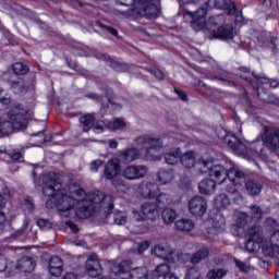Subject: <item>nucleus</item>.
Returning <instances> with one entry per match:
<instances>
[{"instance_id":"obj_1","label":"nucleus","mask_w":279,"mask_h":279,"mask_svg":"<svg viewBox=\"0 0 279 279\" xmlns=\"http://www.w3.org/2000/svg\"><path fill=\"white\" fill-rule=\"evenodd\" d=\"M33 178L37 186H43V194L46 199V208H57L60 217H71V210L75 208V215L78 219H89L95 215V210L110 217L114 209V196L104 194L99 190H93L86 194L78 183L70 182L62 185L60 174L48 172L36 180V173Z\"/></svg>"},{"instance_id":"obj_2","label":"nucleus","mask_w":279,"mask_h":279,"mask_svg":"<svg viewBox=\"0 0 279 279\" xmlns=\"http://www.w3.org/2000/svg\"><path fill=\"white\" fill-rule=\"evenodd\" d=\"M235 125L238 128V132L232 133L228 132L223 128L216 129V136H218L219 141H221L225 145L229 146V148L235 154V156H240V158H245L246 160H252V158H263L265 156V147L269 149V151H278L279 148V129L276 126H264V133L260 137L250 142H243L239 140L238 136L243 134V129L241 126V120L239 118L235 119Z\"/></svg>"},{"instance_id":"obj_3","label":"nucleus","mask_w":279,"mask_h":279,"mask_svg":"<svg viewBox=\"0 0 279 279\" xmlns=\"http://www.w3.org/2000/svg\"><path fill=\"white\" fill-rule=\"evenodd\" d=\"M199 165L203 168H201V172L198 173L201 175L209 173L211 178L204 179L198 183V191L202 195H213L217 184H223V182L228 184L226 187L227 193L233 194L236 193V187L245 182V172L229 168L226 161L217 162L215 160L203 159L197 163V167Z\"/></svg>"},{"instance_id":"obj_4","label":"nucleus","mask_w":279,"mask_h":279,"mask_svg":"<svg viewBox=\"0 0 279 279\" xmlns=\"http://www.w3.org/2000/svg\"><path fill=\"white\" fill-rule=\"evenodd\" d=\"M250 217L247 214L235 210L233 213V222L230 227V232L233 236H243L246 234L247 241L245 243L246 252L254 253L259 252L260 247H271V244L263 245V227L258 226V221L263 219V209L260 207L253 205L251 206Z\"/></svg>"},{"instance_id":"obj_5","label":"nucleus","mask_w":279,"mask_h":279,"mask_svg":"<svg viewBox=\"0 0 279 279\" xmlns=\"http://www.w3.org/2000/svg\"><path fill=\"white\" fill-rule=\"evenodd\" d=\"M136 147L119 150L118 160L122 165H131L144 156L146 160H160L162 158V141L149 135L140 136L135 140Z\"/></svg>"},{"instance_id":"obj_6","label":"nucleus","mask_w":279,"mask_h":279,"mask_svg":"<svg viewBox=\"0 0 279 279\" xmlns=\"http://www.w3.org/2000/svg\"><path fill=\"white\" fill-rule=\"evenodd\" d=\"M210 8V1H207L195 12L185 11L183 14L184 21L191 23L192 29L194 32L206 31L210 34L217 31L218 25H223L226 23V15L217 14L211 15L206 22V16H208V9Z\"/></svg>"},{"instance_id":"obj_7","label":"nucleus","mask_w":279,"mask_h":279,"mask_svg":"<svg viewBox=\"0 0 279 279\" xmlns=\"http://www.w3.org/2000/svg\"><path fill=\"white\" fill-rule=\"evenodd\" d=\"M119 5L130 8L122 12L123 16L136 21L138 16L158 19L160 16V0H116Z\"/></svg>"},{"instance_id":"obj_8","label":"nucleus","mask_w":279,"mask_h":279,"mask_svg":"<svg viewBox=\"0 0 279 279\" xmlns=\"http://www.w3.org/2000/svg\"><path fill=\"white\" fill-rule=\"evenodd\" d=\"M141 213L143 216L137 210H133L135 228H130L131 234H145L149 232V227L145 222V218L155 221L160 216V207L156 203L147 202L142 204Z\"/></svg>"},{"instance_id":"obj_9","label":"nucleus","mask_w":279,"mask_h":279,"mask_svg":"<svg viewBox=\"0 0 279 279\" xmlns=\"http://www.w3.org/2000/svg\"><path fill=\"white\" fill-rule=\"evenodd\" d=\"M80 123L83 125V132H88L90 128L95 134H101L109 130L110 132H117V130H125V120L122 118H116L111 122H106L104 120L95 122V116L85 114L80 118Z\"/></svg>"},{"instance_id":"obj_10","label":"nucleus","mask_w":279,"mask_h":279,"mask_svg":"<svg viewBox=\"0 0 279 279\" xmlns=\"http://www.w3.org/2000/svg\"><path fill=\"white\" fill-rule=\"evenodd\" d=\"M123 274H130L131 279H147V268L137 267L134 268L132 260L124 259L122 262H113L110 266L111 276H123Z\"/></svg>"},{"instance_id":"obj_11","label":"nucleus","mask_w":279,"mask_h":279,"mask_svg":"<svg viewBox=\"0 0 279 279\" xmlns=\"http://www.w3.org/2000/svg\"><path fill=\"white\" fill-rule=\"evenodd\" d=\"M137 192L145 199H154V197H157V207H159V209L165 208V206L171 205V203L173 202L169 194L160 193V187L156 183H142L138 185Z\"/></svg>"},{"instance_id":"obj_12","label":"nucleus","mask_w":279,"mask_h":279,"mask_svg":"<svg viewBox=\"0 0 279 279\" xmlns=\"http://www.w3.org/2000/svg\"><path fill=\"white\" fill-rule=\"evenodd\" d=\"M265 228L268 232H272L270 235V246L263 248L265 256H278L279 255V226L278 221L274 218H268L265 221Z\"/></svg>"},{"instance_id":"obj_13","label":"nucleus","mask_w":279,"mask_h":279,"mask_svg":"<svg viewBox=\"0 0 279 279\" xmlns=\"http://www.w3.org/2000/svg\"><path fill=\"white\" fill-rule=\"evenodd\" d=\"M34 117V111L23 108L21 105H15L4 116L0 117V121L4 123H21L25 122V130H27V121Z\"/></svg>"},{"instance_id":"obj_14","label":"nucleus","mask_w":279,"mask_h":279,"mask_svg":"<svg viewBox=\"0 0 279 279\" xmlns=\"http://www.w3.org/2000/svg\"><path fill=\"white\" fill-rule=\"evenodd\" d=\"M151 255L166 263H175V248L170 243L161 242L151 248Z\"/></svg>"},{"instance_id":"obj_15","label":"nucleus","mask_w":279,"mask_h":279,"mask_svg":"<svg viewBox=\"0 0 279 279\" xmlns=\"http://www.w3.org/2000/svg\"><path fill=\"white\" fill-rule=\"evenodd\" d=\"M196 158H197V155L195 154V151L190 150V151H186L185 154L181 155L180 161H181V165L183 167H185L186 169H191V167H194V169H196L197 173H199L201 170L204 169V166H202V165L197 166L198 162H202V160H215L208 154L203 155L201 157V159L197 161H196Z\"/></svg>"},{"instance_id":"obj_16","label":"nucleus","mask_w":279,"mask_h":279,"mask_svg":"<svg viewBox=\"0 0 279 279\" xmlns=\"http://www.w3.org/2000/svg\"><path fill=\"white\" fill-rule=\"evenodd\" d=\"M207 223H210L211 228L206 230L205 236L210 241H215V236L226 230V218H223L219 213L215 218H209Z\"/></svg>"},{"instance_id":"obj_17","label":"nucleus","mask_w":279,"mask_h":279,"mask_svg":"<svg viewBox=\"0 0 279 279\" xmlns=\"http://www.w3.org/2000/svg\"><path fill=\"white\" fill-rule=\"evenodd\" d=\"M189 210L194 217H204L208 210V203L202 196H194L189 202Z\"/></svg>"},{"instance_id":"obj_18","label":"nucleus","mask_w":279,"mask_h":279,"mask_svg":"<svg viewBox=\"0 0 279 279\" xmlns=\"http://www.w3.org/2000/svg\"><path fill=\"white\" fill-rule=\"evenodd\" d=\"M245 184L247 193L251 195H260V191H263V184H260L256 180H248L245 179L244 182L241 185L236 186V192L233 193L232 195H236V197L233 198V201L239 204L240 202L243 201V196L239 194V186H243Z\"/></svg>"},{"instance_id":"obj_19","label":"nucleus","mask_w":279,"mask_h":279,"mask_svg":"<svg viewBox=\"0 0 279 279\" xmlns=\"http://www.w3.org/2000/svg\"><path fill=\"white\" fill-rule=\"evenodd\" d=\"M236 76L241 77V80H245L253 86V88H254L258 99H260V101H264V104H274V96L271 94H269V92H267V89H265V87L258 85V83H253L252 78L247 77V75L236 73Z\"/></svg>"},{"instance_id":"obj_20","label":"nucleus","mask_w":279,"mask_h":279,"mask_svg":"<svg viewBox=\"0 0 279 279\" xmlns=\"http://www.w3.org/2000/svg\"><path fill=\"white\" fill-rule=\"evenodd\" d=\"M122 175L125 180H141L147 175V168L144 165H130L122 170Z\"/></svg>"},{"instance_id":"obj_21","label":"nucleus","mask_w":279,"mask_h":279,"mask_svg":"<svg viewBox=\"0 0 279 279\" xmlns=\"http://www.w3.org/2000/svg\"><path fill=\"white\" fill-rule=\"evenodd\" d=\"M85 271L90 278H97L101 274V263L97 254L90 253L87 255Z\"/></svg>"},{"instance_id":"obj_22","label":"nucleus","mask_w":279,"mask_h":279,"mask_svg":"<svg viewBox=\"0 0 279 279\" xmlns=\"http://www.w3.org/2000/svg\"><path fill=\"white\" fill-rule=\"evenodd\" d=\"M256 40L262 47H269L272 53H278V46L276 45L278 38L272 37L271 33L264 31L262 33H256Z\"/></svg>"},{"instance_id":"obj_23","label":"nucleus","mask_w":279,"mask_h":279,"mask_svg":"<svg viewBox=\"0 0 279 279\" xmlns=\"http://www.w3.org/2000/svg\"><path fill=\"white\" fill-rule=\"evenodd\" d=\"M211 38H219L220 40H232L234 38V26L226 24L213 31Z\"/></svg>"},{"instance_id":"obj_24","label":"nucleus","mask_w":279,"mask_h":279,"mask_svg":"<svg viewBox=\"0 0 279 279\" xmlns=\"http://www.w3.org/2000/svg\"><path fill=\"white\" fill-rule=\"evenodd\" d=\"M121 162L118 158L110 159L104 169V175L106 180H114L116 175H119V172L121 171Z\"/></svg>"},{"instance_id":"obj_25","label":"nucleus","mask_w":279,"mask_h":279,"mask_svg":"<svg viewBox=\"0 0 279 279\" xmlns=\"http://www.w3.org/2000/svg\"><path fill=\"white\" fill-rule=\"evenodd\" d=\"M153 276L155 278H162V279H178L175 274L171 272V266L167 263L159 264L153 270Z\"/></svg>"},{"instance_id":"obj_26","label":"nucleus","mask_w":279,"mask_h":279,"mask_svg":"<svg viewBox=\"0 0 279 279\" xmlns=\"http://www.w3.org/2000/svg\"><path fill=\"white\" fill-rule=\"evenodd\" d=\"M16 130H25V121L22 122H4L0 121V138L12 134Z\"/></svg>"},{"instance_id":"obj_27","label":"nucleus","mask_w":279,"mask_h":279,"mask_svg":"<svg viewBox=\"0 0 279 279\" xmlns=\"http://www.w3.org/2000/svg\"><path fill=\"white\" fill-rule=\"evenodd\" d=\"M36 268V262L32 257H22L14 268L11 267V271H23L24 274H29Z\"/></svg>"},{"instance_id":"obj_28","label":"nucleus","mask_w":279,"mask_h":279,"mask_svg":"<svg viewBox=\"0 0 279 279\" xmlns=\"http://www.w3.org/2000/svg\"><path fill=\"white\" fill-rule=\"evenodd\" d=\"M64 269V263L59 256H52L48 263V271L54 278L62 276Z\"/></svg>"},{"instance_id":"obj_29","label":"nucleus","mask_w":279,"mask_h":279,"mask_svg":"<svg viewBox=\"0 0 279 279\" xmlns=\"http://www.w3.org/2000/svg\"><path fill=\"white\" fill-rule=\"evenodd\" d=\"M214 8L225 10L229 16L236 14V4L232 0H214Z\"/></svg>"},{"instance_id":"obj_30","label":"nucleus","mask_w":279,"mask_h":279,"mask_svg":"<svg viewBox=\"0 0 279 279\" xmlns=\"http://www.w3.org/2000/svg\"><path fill=\"white\" fill-rule=\"evenodd\" d=\"M9 86L15 95H21V93H27V90H34V83L26 85L25 81L21 78H19V81H9Z\"/></svg>"},{"instance_id":"obj_31","label":"nucleus","mask_w":279,"mask_h":279,"mask_svg":"<svg viewBox=\"0 0 279 279\" xmlns=\"http://www.w3.org/2000/svg\"><path fill=\"white\" fill-rule=\"evenodd\" d=\"M182 156L180 147L171 148L169 153L163 155L167 165H178Z\"/></svg>"},{"instance_id":"obj_32","label":"nucleus","mask_w":279,"mask_h":279,"mask_svg":"<svg viewBox=\"0 0 279 279\" xmlns=\"http://www.w3.org/2000/svg\"><path fill=\"white\" fill-rule=\"evenodd\" d=\"M174 227L179 232H193L195 230V222L191 219L182 218L174 223Z\"/></svg>"},{"instance_id":"obj_33","label":"nucleus","mask_w":279,"mask_h":279,"mask_svg":"<svg viewBox=\"0 0 279 279\" xmlns=\"http://www.w3.org/2000/svg\"><path fill=\"white\" fill-rule=\"evenodd\" d=\"M210 254V248L208 246H202L197 252H195L192 256L190 262L192 265H197V263H202L205 258H208Z\"/></svg>"},{"instance_id":"obj_34","label":"nucleus","mask_w":279,"mask_h":279,"mask_svg":"<svg viewBox=\"0 0 279 279\" xmlns=\"http://www.w3.org/2000/svg\"><path fill=\"white\" fill-rule=\"evenodd\" d=\"M214 204L217 210H226L227 208H230V204H232V202L226 193H222L215 197Z\"/></svg>"},{"instance_id":"obj_35","label":"nucleus","mask_w":279,"mask_h":279,"mask_svg":"<svg viewBox=\"0 0 279 279\" xmlns=\"http://www.w3.org/2000/svg\"><path fill=\"white\" fill-rule=\"evenodd\" d=\"M252 75L254 76V78L256 80V82H258V84H262L263 86L269 84V86L271 88H278L279 86V81L276 78L270 80L269 77H267L265 74H256L254 72H252Z\"/></svg>"},{"instance_id":"obj_36","label":"nucleus","mask_w":279,"mask_h":279,"mask_svg":"<svg viewBox=\"0 0 279 279\" xmlns=\"http://www.w3.org/2000/svg\"><path fill=\"white\" fill-rule=\"evenodd\" d=\"M157 180L161 184H169V182L173 180V169H159L157 172Z\"/></svg>"},{"instance_id":"obj_37","label":"nucleus","mask_w":279,"mask_h":279,"mask_svg":"<svg viewBox=\"0 0 279 279\" xmlns=\"http://www.w3.org/2000/svg\"><path fill=\"white\" fill-rule=\"evenodd\" d=\"M161 217L166 226H171L178 219V213L171 208H166L162 210Z\"/></svg>"},{"instance_id":"obj_38","label":"nucleus","mask_w":279,"mask_h":279,"mask_svg":"<svg viewBox=\"0 0 279 279\" xmlns=\"http://www.w3.org/2000/svg\"><path fill=\"white\" fill-rule=\"evenodd\" d=\"M228 276V270L226 268H214L207 272L208 279H221Z\"/></svg>"},{"instance_id":"obj_39","label":"nucleus","mask_w":279,"mask_h":279,"mask_svg":"<svg viewBox=\"0 0 279 279\" xmlns=\"http://www.w3.org/2000/svg\"><path fill=\"white\" fill-rule=\"evenodd\" d=\"M12 71L15 73V75H25V73L29 71V68L22 62H15L12 65Z\"/></svg>"},{"instance_id":"obj_40","label":"nucleus","mask_w":279,"mask_h":279,"mask_svg":"<svg viewBox=\"0 0 279 279\" xmlns=\"http://www.w3.org/2000/svg\"><path fill=\"white\" fill-rule=\"evenodd\" d=\"M0 104L2 106H12V97L8 90L0 88Z\"/></svg>"},{"instance_id":"obj_41","label":"nucleus","mask_w":279,"mask_h":279,"mask_svg":"<svg viewBox=\"0 0 279 279\" xmlns=\"http://www.w3.org/2000/svg\"><path fill=\"white\" fill-rule=\"evenodd\" d=\"M25 232V229H19L17 231H11V234L9 236L4 238V243H13V241H16V239H19V236H23Z\"/></svg>"},{"instance_id":"obj_42","label":"nucleus","mask_w":279,"mask_h":279,"mask_svg":"<svg viewBox=\"0 0 279 279\" xmlns=\"http://www.w3.org/2000/svg\"><path fill=\"white\" fill-rule=\"evenodd\" d=\"M113 221L116 226H124L125 221H128V215L123 211H118L113 216Z\"/></svg>"},{"instance_id":"obj_43","label":"nucleus","mask_w":279,"mask_h":279,"mask_svg":"<svg viewBox=\"0 0 279 279\" xmlns=\"http://www.w3.org/2000/svg\"><path fill=\"white\" fill-rule=\"evenodd\" d=\"M22 208H23L24 213H33V210L35 208L34 199H32V197L27 196L22 204Z\"/></svg>"},{"instance_id":"obj_44","label":"nucleus","mask_w":279,"mask_h":279,"mask_svg":"<svg viewBox=\"0 0 279 279\" xmlns=\"http://www.w3.org/2000/svg\"><path fill=\"white\" fill-rule=\"evenodd\" d=\"M202 274L196 267H192L186 271L185 279H198Z\"/></svg>"},{"instance_id":"obj_45","label":"nucleus","mask_w":279,"mask_h":279,"mask_svg":"<svg viewBox=\"0 0 279 279\" xmlns=\"http://www.w3.org/2000/svg\"><path fill=\"white\" fill-rule=\"evenodd\" d=\"M36 225L38 226V228H40V230H51L52 226L51 221L43 218L37 219Z\"/></svg>"},{"instance_id":"obj_46","label":"nucleus","mask_w":279,"mask_h":279,"mask_svg":"<svg viewBox=\"0 0 279 279\" xmlns=\"http://www.w3.org/2000/svg\"><path fill=\"white\" fill-rule=\"evenodd\" d=\"M234 264H235V267H238V269H240L244 274H247V271H250V266L247 264H245L244 262H241L240 259L235 258Z\"/></svg>"},{"instance_id":"obj_47","label":"nucleus","mask_w":279,"mask_h":279,"mask_svg":"<svg viewBox=\"0 0 279 279\" xmlns=\"http://www.w3.org/2000/svg\"><path fill=\"white\" fill-rule=\"evenodd\" d=\"M101 165H104V161L101 159H96V160L90 162L89 169L94 173H97V171H99V167H101Z\"/></svg>"},{"instance_id":"obj_48","label":"nucleus","mask_w":279,"mask_h":279,"mask_svg":"<svg viewBox=\"0 0 279 279\" xmlns=\"http://www.w3.org/2000/svg\"><path fill=\"white\" fill-rule=\"evenodd\" d=\"M264 5H266V8H271L272 10H279L278 0H264Z\"/></svg>"},{"instance_id":"obj_49","label":"nucleus","mask_w":279,"mask_h":279,"mask_svg":"<svg viewBox=\"0 0 279 279\" xmlns=\"http://www.w3.org/2000/svg\"><path fill=\"white\" fill-rule=\"evenodd\" d=\"M5 207V198L3 195L0 194V222L5 221V214L2 213L3 208Z\"/></svg>"},{"instance_id":"obj_50","label":"nucleus","mask_w":279,"mask_h":279,"mask_svg":"<svg viewBox=\"0 0 279 279\" xmlns=\"http://www.w3.org/2000/svg\"><path fill=\"white\" fill-rule=\"evenodd\" d=\"M149 250V241L141 242L137 245V254H143V252Z\"/></svg>"},{"instance_id":"obj_51","label":"nucleus","mask_w":279,"mask_h":279,"mask_svg":"<svg viewBox=\"0 0 279 279\" xmlns=\"http://www.w3.org/2000/svg\"><path fill=\"white\" fill-rule=\"evenodd\" d=\"M5 269H8V258H5V255L0 254V274Z\"/></svg>"},{"instance_id":"obj_52","label":"nucleus","mask_w":279,"mask_h":279,"mask_svg":"<svg viewBox=\"0 0 279 279\" xmlns=\"http://www.w3.org/2000/svg\"><path fill=\"white\" fill-rule=\"evenodd\" d=\"M65 226L68 228H70V230H72V232H74V234H77V232H80V227H77V225L73 223V221H66Z\"/></svg>"},{"instance_id":"obj_53","label":"nucleus","mask_w":279,"mask_h":279,"mask_svg":"<svg viewBox=\"0 0 279 279\" xmlns=\"http://www.w3.org/2000/svg\"><path fill=\"white\" fill-rule=\"evenodd\" d=\"M113 186H114V189H117L118 191H121L122 193H124L128 190V186H125V184H123V181H120L118 183L113 182Z\"/></svg>"},{"instance_id":"obj_54","label":"nucleus","mask_w":279,"mask_h":279,"mask_svg":"<svg viewBox=\"0 0 279 279\" xmlns=\"http://www.w3.org/2000/svg\"><path fill=\"white\" fill-rule=\"evenodd\" d=\"M151 74L155 75V77H157V80H165V74L162 73V71H160L158 69H153Z\"/></svg>"},{"instance_id":"obj_55","label":"nucleus","mask_w":279,"mask_h":279,"mask_svg":"<svg viewBox=\"0 0 279 279\" xmlns=\"http://www.w3.org/2000/svg\"><path fill=\"white\" fill-rule=\"evenodd\" d=\"M105 143L110 147V149H117L119 147V143L117 140H108Z\"/></svg>"},{"instance_id":"obj_56","label":"nucleus","mask_w":279,"mask_h":279,"mask_svg":"<svg viewBox=\"0 0 279 279\" xmlns=\"http://www.w3.org/2000/svg\"><path fill=\"white\" fill-rule=\"evenodd\" d=\"M174 93L180 97L182 101L187 100L186 94L183 90L174 89Z\"/></svg>"},{"instance_id":"obj_57","label":"nucleus","mask_w":279,"mask_h":279,"mask_svg":"<svg viewBox=\"0 0 279 279\" xmlns=\"http://www.w3.org/2000/svg\"><path fill=\"white\" fill-rule=\"evenodd\" d=\"M4 195H8L9 197H14V190L11 187L5 186L3 190Z\"/></svg>"},{"instance_id":"obj_58","label":"nucleus","mask_w":279,"mask_h":279,"mask_svg":"<svg viewBox=\"0 0 279 279\" xmlns=\"http://www.w3.org/2000/svg\"><path fill=\"white\" fill-rule=\"evenodd\" d=\"M105 27V29L111 34V36H117L118 32H117V28H113V27H110V26H102Z\"/></svg>"},{"instance_id":"obj_59","label":"nucleus","mask_w":279,"mask_h":279,"mask_svg":"<svg viewBox=\"0 0 279 279\" xmlns=\"http://www.w3.org/2000/svg\"><path fill=\"white\" fill-rule=\"evenodd\" d=\"M245 21V17H243V13L240 12L235 15V23H243Z\"/></svg>"},{"instance_id":"obj_60","label":"nucleus","mask_w":279,"mask_h":279,"mask_svg":"<svg viewBox=\"0 0 279 279\" xmlns=\"http://www.w3.org/2000/svg\"><path fill=\"white\" fill-rule=\"evenodd\" d=\"M62 279H77V275L75 272H68Z\"/></svg>"},{"instance_id":"obj_61","label":"nucleus","mask_w":279,"mask_h":279,"mask_svg":"<svg viewBox=\"0 0 279 279\" xmlns=\"http://www.w3.org/2000/svg\"><path fill=\"white\" fill-rule=\"evenodd\" d=\"M21 158H22L21 153H13V154L11 155V159L14 160L15 162H16L17 160H21Z\"/></svg>"},{"instance_id":"obj_62","label":"nucleus","mask_w":279,"mask_h":279,"mask_svg":"<svg viewBox=\"0 0 279 279\" xmlns=\"http://www.w3.org/2000/svg\"><path fill=\"white\" fill-rule=\"evenodd\" d=\"M87 97L89 99H94L95 101H101V97L96 94H89Z\"/></svg>"},{"instance_id":"obj_63","label":"nucleus","mask_w":279,"mask_h":279,"mask_svg":"<svg viewBox=\"0 0 279 279\" xmlns=\"http://www.w3.org/2000/svg\"><path fill=\"white\" fill-rule=\"evenodd\" d=\"M183 4H189V3H199L202 0H179Z\"/></svg>"},{"instance_id":"obj_64","label":"nucleus","mask_w":279,"mask_h":279,"mask_svg":"<svg viewBox=\"0 0 279 279\" xmlns=\"http://www.w3.org/2000/svg\"><path fill=\"white\" fill-rule=\"evenodd\" d=\"M32 136H38L39 138H45V131L34 133Z\"/></svg>"}]
</instances>
